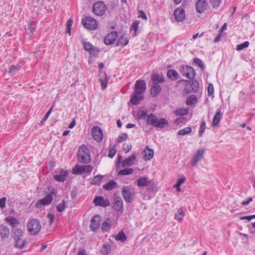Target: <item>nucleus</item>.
<instances>
[{
  "mask_svg": "<svg viewBox=\"0 0 255 255\" xmlns=\"http://www.w3.org/2000/svg\"><path fill=\"white\" fill-rule=\"evenodd\" d=\"M146 90V83L144 80H137L135 84L134 91L130 102L134 105H138L143 99L142 94Z\"/></svg>",
  "mask_w": 255,
  "mask_h": 255,
  "instance_id": "1",
  "label": "nucleus"
},
{
  "mask_svg": "<svg viewBox=\"0 0 255 255\" xmlns=\"http://www.w3.org/2000/svg\"><path fill=\"white\" fill-rule=\"evenodd\" d=\"M146 123L156 128H163L168 125V122L164 118L158 120L154 115L150 114L147 116Z\"/></svg>",
  "mask_w": 255,
  "mask_h": 255,
  "instance_id": "2",
  "label": "nucleus"
},
{
  "mask_svg": "<svg viewBox=\"0 0 255 255\" xmlns=\"http://www.w3.org/2000/svg\"><path fill=\"white\" fill-rule=\"evenodd\" d=\"M77 157L78 160L83 163H88L90 161V153L86 145H82L79 147L77 152Z\"/></svg>",
  "mask_w": 255,
  "mask_h": 255,
  "instance_id": "3",
  "label": "nucleus"
},
{
  "mask_svg": "<svg viewBox=\"0 0 255 255\" xmlns=\"http://www.w3.org/2000/svg\"><path fill=\"white\" fill-rule=\"evenodd\" d=\"M121 193L125 202L130 203L133 202L136 193L134 188L124 186L122 188Z\"/></svg>",
  "mask_w": 255,
  "mask_h": 255,
  "instance_id": "4",
  "label": "nucleus"
},
{
  "mask_svg": "<svg viewBox=\"0 0 255 255\" xmlns=\"http://www.w3.org/2000/svg\"><path fill=\"white\" fill-rule=\"evenodd\" d=\"M27 230L31 235H36L41 230V227L40 222L35 219L30 220L27 225Z\"/></svg>",
  "mask_w": 255,
  "mask_h": 255,
  "instance_id": "5",
  "label": "nucleus"
},
{
  "mask_svg": "<svg viewBox=\"0 0 255 255\" xmlns=\"http://www.w3.org/2000/svg\"><path fill=\"white\" fill-rule=\"evenodd\" d=\"M83 25L87 29L95 30L98 27L97 20L93 17H86L82 20Z\"/></svg>",
  "mask_w": 255,
  "mask_h": 255,
  "instance_id": "6",
  "label": "nucleus"
},
{
  "mask_svg": "<svg viewBox=\"0 0 255 255\" xmlns=\"http://www.w3.org/2000/svg\"><path fill=\"white\" fill-rule=\"evenodd\" d=\"M182 75L186 76L189 79H193L195 76L194 69L189 66L182 65L179 70Z\"/></svg>",
  "mask_w": 255,
  "mask_h": 255,
  "instance_id": "7",
  "label": "nucleus"
},
{
  "mask_svg": "<svg viewBox=\"0 0 255 255\" xmlns=\"http://www.w3.org/2000/svg\"><path fill=\"white\" fill-rule=\"evenodd\" d=\"M106 9V5L103 1H98L93 6V11L98 16L103 15L105 13Z\"/></svg>",
  "mask_w": 255,
  "mask_h": 255,
  "instance_id": "8",
  "label": "nucleus"
},
{
  "mask_svg": "<svg viewBox=\"0 0 255 255\" xmlns=\"http://www.w3.org/2000/svg\"><path fill=\"white\" fill-rule=\"evenodd\" d=\"M93 169V167L90 165H77L74 168L73 172L75 174H82L85 172L90 174L92 171Z\"/></svg>",
  "mask_w": 255,
  "mask_h": 255,
  "instance_id": "9",
  "label": "nucleus"
},
{
  "mask_svg": "<svg viewBox=\"0 0 255 255\" xmlns=\"http://www.w3.org/2000/svg\"><path fill=\"white\" fill-rule=\"evenodd\" d=\"M204 154V149L197 150L191 159V165L194 167L197 166L198 163L203 159Z\"/></svg>",
  "mask_w": 255,
  "mask_h": 255,
  "instance_id": "10",
  "label": "nucleus"
},
{
  "mask_svg": "<svg viewBox=\"0 0 255 255\" xmlns=\"http://www.w3.org/2000/svg\"><path fill=\"white\" fill-rule=\"evenodd\" d=\"M92 134L94 139L97 142H101L103 138V131L101 128L96 126L92 128Z\"/></svg>",
  "mask_w": 255,
  "mask_h": 255,
  "instance_id": "11",
  "label": "nucleus"
},
{
  "mask_svg": "<svg viewBox=\"0 0 255 255\" xmlns=\"http://www.w3.org/2000/svg\"><path fill=\"white\" fill-rule=\"evenodd\" d=\"M118 37V33L113 31L108 34L104 38V42L107 45L112 44L115 42Z\"/></svg>",
  "mask_w": 255,
  "mask_h": 255,
  "instance_id": "12",
  "label": "nucleus"
},
{
  "mask_svg": "<svg viewBox=\"0 0 255 255\" xmlns=\"http://www.w3.org/2000/svg\"><path fill=\"white\" fill-rule=\"evenodd\" d=\"M84 47L85 50L94 56L98 55L100 51L99 48L94 46L90 42H85Z\"/></svg>",
  "mask_w": 255,
  "mask_h": 255,
  "instance_id": "13",
  "label": "nucleus"
},
{
  "mask_svg": "<svg viewBox=\"0 0 255 255\" xmlns=\"http://www.w3.org/2000/svg\"><path fill=\"white\" fill-rule=\"evenodd\" d=\"M101 220V217L99 215H95L92 218L90 224L92 231H95L99 228Z\"/></svg>",
  "mask_w": 255,
  "mask_h": 255,
  "instance_id": "14",
  "label": "nucleus"
},
{
  "mask_svg": "<svg viewBox=\"0 0 255 255\" xmlns=\"http://www.w3.org/2000/svg\"><path fill=\"white\" fill-rule=\"evenodd\" d=\"M52 200V196L51 195L48 194L44 198L38 200V202L36 203L35 206L38 208H40L42 206L48 205L51 203Z\"/></svg>",
  "mask_w": 255,
  "mask_h": 255,
  "instance_id": "15",
  "label": "nucleus"
},
{
  "mask_svg": "<svg viewBox=\"0 0 255 255\" xmlns=\"http://www.w3.org/2000/svg\"><path fill=\"white\" fill-rule=\"evenodd\" d=\"M94 203L96 206L107 207L110 205V202L107 199H105L102 196H98L95 198Z\"/></svg>",
  "mask_w": 255,
  "mask_h": 255,
  "instance_id": "16",
  "label": "nucleus"
},
{
  "mask_svg": "<svg viewBox=\"0 0 255 255\" xmlns=\"http://www.w3.org/2000/svg\"><path fill=\"white\" fill-rule=\"evenodd\" d=\"M174 14L176 20L178 22L182 21L185 18V11L182 8H178L175 10Z\"/></svg>",
  "mask_w": 255,
  "mask_h": 255,
  "instance_id": "17",
  "label": "nucleus"
},
{
  "mask_svg": "<svg viewBox=\"0 0 255 255\" xmlns=\"http://www.w3.org/2000/svg\"><path fill=\"white\" fill-rule=\"evenodd\" d=\"M208 3L204 0H198L196 3V9L199 13L203 12L207 9Z\"/></svg>",
  "mask_w": 255,
  "mask_h": 255,
  "instance_id": "18",
  "label": "nucleus"
},
{
  "mask_svg": "<svg viewBox=\"0 0 255 255\" xmlns=\"http://www.w3.org/2000/svg\"><path fill=\"white\" fill-rule=\"evenodd\" d=\"M123 200L120 196H116L114 199V209L116 211H120L123 209Z\"/></svg>",
  "mask_w": 255,
  "mask_h": 255,
  "instance_id": "19",
  "label": "nucleus"
},
{
  "mask_svg": "<svg viewBox=\"0 0 255 255\" xmlns=\"http://www.w3.org/2000/svg\"><path fill=\"white\" fill-rule=\"evenodd\" d=\"M67 175L68 172L62 169L60 171L59 174L55 175L54 178L58 181L64 182L66 180Z\"/></svg>",
  "mask_w": 255,
  "mask_h": 255,
  "instance_id": "20",
  "label": "nucleus"
},
{
  "mask_svg": "<svg viewBox=\"0 0 255 255\" xmlns=\"http://www.w3.org/2000/svg\"><path fill=\"white\" fill-rule=\"evenodd\" d=\"M9 234V228L4 225L0 226V235L2 240L6 239Z\"/></svg>",
  "mask_w": 255,
  "mask_h": 255,
  "instance_id": "21",
  "label": "nucleus"
},
{
  "mask_svg": "<svg viewBox=\"0 0 255 255\" xmlns=\"http://www.w3.org/2000/svg\"><path fill=\"white\" fill-rule=\"evenodd\" d=\"M136 159V157L134 155H132L131 156L128 157L127 158H126L123 161L122 164L123 167L126 166H130L133 164Z\"/></svg>",
  "mask_w": 255,
  "mask_h": 255,
  "instance_id": "22",
  "label": "nucleus"
},
{
  "mask_svg": "<svg viewBox=\"0 0 255 255\" xmlns=\"http://www.w3.org/2000/svg\"><path fill=\"white\" fill-rule=\"evenodd\" d=\"M144 159L146 160L150 159L153 156L154 151L150 149L148 146H146L145 149L143 150Z\"/></svg>",
  "mask_w": 255,
  "mask_h": 255,
  "instance_id": "23",
  "label": "nucleus"
},
{
  "mask_svg": "<svg viewBox=\"0 0 255 255\" xmlns=\"http://www.w3.org/2000/svg\"><path fill=\"white\" fill-rule=\"evenodd\" d=\"M153 84H162L164 82V77L162 75L158 74H153L151 78Z\"/></svg>",
  "mask_w": 255,
  "mask_h": 255,
  "instance_id": "24",
  "label": "nucleus"
},
{
  "mask_svg": "<svg viewBox=\"0 0 255 255\" xmlns=\"http://www.w3.org/2000/svg\"><path fill=\"white\" fill-rule=\"evenodd\" d=\"M222 113H221L220 110L216 112V114L215 115L213 118L212 123L213 126H217L218 125V124L220 122V121L222 118Z\"/></svg>",
  "mask_w": 255,
  "mask_h": 255,
  "instance_id": "25",
  "label": "nucleus"
},
{
  "mask_svg": "<svg viewBox=\"0 0 255 255\" xmlns=\"http://www.w3.org/2000/svg\"><path fill=\"white\" fill-rule=\"evenodd\" d=\"M36 24L34 21H29L27 24V26L26 28L27 33L31 36L33 34L35 31Z\"/></svg>",
  "mask_w": 255,
  "mask_h": 255,
  "instance_id": "26",
  "label": "nucleus"
},
{
  "mask_svg": "<svg viewBox=\"0 0 255 255\" xmlns=\"http://www.w3.org/2000/svg\"><path fill=\"white\" fill-rule=\"evenodd\" d=\"M137 184L138 187H145L150 184V181L147 177H142L137 180Z\"/></svg>",
  "mask_w": 255,
  "mask_h": 255,
  "instance_id": "27",
  "label": "nucleus"
},
{
  "mask_svg": "<svg viewBox=\"0 0 255 255\" xmlns=\"http://www.w3.org/2000/svg\"><path fill=\"white\" fill-rule=\"evenodd\" d=\"M161 87L158 84H153L151 89V95L152 97L156 96L161 91Z\"/></svg>",
  "mask_w": 255,
  "mask_h": 255,
  "instance_id": "28",
  "label": "nucleus"
},
{
  "mask_svg": "<svg viewBox=\"0 0 255 255\" xmlns=\"http://www.w3.org/2000/svg\"><path fill=\"white\" fill-rule=\"evenodd\" d=\"M167 75L169 78L173 80H177L178 78V73L174 70H169L167 72Z\"/></svg>",
  "mask_w": 255,
  "mask_h": 255,
  "instance_id": "29",
  "label": "nucleus"
},
{
  "mask_svg": "<svg viewBox=\"0 0 255 255\" xmlns=\"http://www.w3.org/2000/svg\"><path fill=\"white\" fill-rule=\"evenodd\" d=\"M117 184L114 180L109 181L107 184L103 185V188L107 190H111L116 187Z\"/></svg>",
  "mask_w": 255,
  "mask_h": 255,
  "instance_id": "30",
  "label": "nucleus"
},
{
  "mask_svg": "<svg viewBox=\"0 0 255 255\" xmlns=\"http://www.w3.org/2000/svg\"><path fill=\"white\" fill-rule=\"evenodd\" d=\"M15 241V247L18 249H22L25 245V241L21 238L14 239Z\"/></svg>",
  "mask_w": 255,
  "mask_h": 255,
  "instance_id": "31",
  "label": "nucleus"
},
{
  "mask_svg": "<svg viewBox=\"0 0 255 255\" xmlns=\"http://www.w3.org/2000/svg\"><path fill=\"white\" fill-rule=\"evenodd\" d=\"M184 216V213L183 209L180 208L178 209L177 212L175 214V219L181 222L183 220V218Z\"/></svg>",
  "mask_w": 255,
  "mask_h": 255,
  "instance_id": "32",
  "label": "nucleus"
},
{
  "mask_svg": "<svg viewBox=\"0 0 255 255\" xmlns=\"http://www.w3.org/2000/svg\"><path fill=\"white\" fill-rule=\"evenodd\" d=\"M100 81L101 82L102 89H105L107 87L108 82V79L106 75L104 74L103 75H102V76H101L100 79Z\"/></svg>",
  "mask_w": 255,
  "mask_h": 255,
  "instance_id": "33",
  "label": "nucleus"
},
{
  "mask_svg": "<svg viewBox=\"0 0 255 255\" xmlns=\"http://www.w3.org/2000/svg\"><path fill=\"white\" fill-rule=\"evenodd\" d=\"M14 239L21 238L23 237V230L21 228H17L13 230Z\"/></svg>",
  "mask_w": 255,
  "mask_h": 255,
  "instance_id": "34",
  "label": "nucleus"
},
{
  "mask_svg": "<svg viewBox=\"0 0 255 255\" xmlns=\"http://www.w3.org/2000/svg\"><path fill=\"white\" fill-rule=\"evenodd\" d=\"M128 41L124 35H122L117 43V46H125L128 43Z\"/></svg>",
  "mask_w": 255,
  "mask_h": 255,
  "instance_id": "35",
  "label": "nucleus"
},
{
  "mask_svg": "<svg viewBox=\"0 0 255 255\" xmlns=\"http://www.w3.org/2000/svg\"><path fill=\"white\" fill-rule=\"evenodd\" d=\"M6 220L13 228H15L16 225L18 224V220L14 217H7Z\"/></svg>",
  "mask_w": 255,
  "mask_h": 255,
  "instance_id": "36",
  "label": "nucleus"
},
{
  "mask_svg": "<svg viewBox=\"0 0 255 255\" xmlns=\"http://www.w3.org/2000/svg\"><path fill=\"white\" fill-rule=\"evenodd\" d=\"M111 228V220L107 219L102 225V229L103 231H108Z\"/></svg>",
  "mask_w": 255,
  "mask_h": 255,
  "instance_id": "37",
  "label": "nucleus"
},
{
  "mask_svg": "<svg viewBox=\"0 0 255 255\" xmlns=\"http://www.w3.org/2000/svg\"><path fill=\"white\" fill-rule=\"evenodd\" d=\"M133 172V169L132 168H125L120 170L118 175H128L132 174Z\"/></svg>",
  "mask_w": 255,
  "mask_h": 255,
  "instance_id": "38",
  "label": "nucleus"
},
{
  "mask_svg": "<svg viewBox=\"0 0 255 255\" xmlns=\"http://www.w3.org/2000/svg\"><path fill=\"white\" fill-rule=\"evenodd\" d=\"M127 239V237L123 231L119 233L116 237V240L124 242Z\"/></svg>",
  "mask_w": 255,
  "mask_h": 255,
  "instance_id": "39",
  "label": "nucleus"
},
{
  "mask_svg": "<svg viewBox=\"0 0 255 255\" xmlns=\"http://www.w3.org/2000/svg\"><path fill=\"white\" fill-rule=\"evenodd\" d=\"M147 113L146 109L145 108H142L138 111L137 118L139 119H143L145 118Z\"/></svg>",
  "mask_w": 255,
  "mask_h": 255,
  "instance_id": "40",
  "label": "nucleus"
},
{
  "mask_svg": "<svg viewBox=\"0 0 255 255\" xmlns=\"http://www.w3.org/2000/svg\"><path fill=\"white\" fill-rule=\"evenodd\" d=\"M191 128L190 127H186L183 129H180L178 131V134L179 135H184L190 133L191 132Z\"/></svg>",
  "mask_w": 255,
  "mask_h": 255,
  "instance_id": "41",
  "label": "nucleus"
},
{
  "mask_svg": "<svg viewBox=\"0 0 255 255\" xmlns=\"http://www.w3.org/2000/svg\"><path fill=\"white\" fill-rule=\"evenodd\" d=\"M190 83L192 92H196L199 87L198 82L196 80H192Z\"/></svg>",
  "mask_w": 255,
  "mask_h": 255,
  "instance_id": "42",
  "label": "nucleus"
},
{
  "mask_svg": "<svg viewBox=\"0 0 255 255\" xmlns=\"http://www.w3.org/2000/svg\"><path fill=\"white\" fill-rule=\"evenodd\" d=\"M197 102V98L194 96H190L188 97L186 100V104L188 105L195 104Z\"/></svg>",
  "mask_w": 255,
  "mask_h": 255,
  "instance_id": "43",
  "label": "nucleus"
},
{
  "mask_svg": "<svg viewBox=\"0 0 255 255\" xmlns=\"http://www.w3.org/2000/svg\"><path fill=\"white\" fill-rule=\"evenodd\" d=\"M66 207V202L65 200H62L61 203H59L57 206V211L59 212H62L64 211Z\"/></svg>",
  "mask_w": 255,
  "mask_h": 255,
  "instance_id": "44",
  "label": "nucleus"
},
{
  "mask_svg": "<svg viewBox=\"0 0 255 255\" xmlns=\"http://www.w3.org/2000/svg\"><path fill=\"white\" fill-rule=\"evenodd\" d=\"M102 178V176L97 175L92 179L91 181V183L92 184H99L101 183V181Z\"/></svg>",
  "mask_w": 255,
  "mask_h": 255,
  "instance_id": "45",
  "label": "nucleus"
},
{
  "mask_svg": "<svg viewBox=\"0 0 255 255\" xmlns=\"http://www.w3.org/2000/svg\"><path fill=\"white\" fill-rule=\"evenodd\" d=\"M249 45V42L248 41H245L243 42V43L238 44L236 46V50H241L245 48H247Z\"/></svg>",
  "mask_w": 255,
  "mask_h": 255,
  "instance_id": "46",
  "label": "nucleus"
},
{
  "mask_svg": "<svg viewBox=\"0 0 255 255\" xmlns=\"http://www.w3.org/2000/svg\"><path fill=\"white\" fill-rule=\"evenodd\" d=\"M111 251V246L109 245H103L101 252L104 255L108 254Z\"/></svg>",
  "mask_w": 255,
  "mask_h": 255,
  "instance_id": "47",
  "label": "nucleus"
},
{
  "mask_svg": "<svg viewBox=\"0 0 255 255\" xmlns=\"http://www.w3.org/2000/svg\"><path fill=\"white\" fill-rule=\"evenodd\" d=\"M20 66L19 65H11L9 69L8 72L11 73H14L16 71L19 70Z\"/></svg>",
  "mask_w": 255,
  "mask_h": 255,
  "instance_id": "48",
  "label": "nucleus"
},
{
  "mask_svg": "<svg viewBox=\"0 0 255 255\" xmlns=\"http://www.w3.org/2000/svg\"><path fill=\"white\" fill-rule=\"evenodd\" d=\"M128 136L127 133H122L120 136H118L117 141L118 142H122L125 141L127 139Z\"/></svg>",
  "mask_w": 255,
  "mask_h": 255,
  "instance_id": "49",
  "label": "nucleus"
},
{
  "mask_svg": "<svg viewBox=\"0 0 255 255\" xmlns=\"http://www.w3.org/2000/svg\"><path fill=\"white\" fill-rule=\"evenodd\" d=\"M221 2V0H210L211 4L213 8H217L219 6Z\"/></svg>",
  "mask_w": 255,
  "mask_h": 255,
  "instance_id": "50",
  "label": "nucleus"
},
{
  "mask_svg": "<svg viewBox=\"0 0 255 255\" xmlns=\"http://www.w3.org/2000/svg\"><path fill=\"white\" fill-rule=\"evenodd\" d=\"M206 128V123L205 122H203L200 126L199 135L201 137L203 133L204 132Z\"/></svg>",
  "mask_w": 255,
  "mask_h": 255,
  "instance_id": "51",
  "label": "nucleus"
},
{
  "mask_svg": "<svg viewBox=\"0 0 255 255\" xmlns=\"http://www.w3.org/2000/svg\"><path fill=\"white\" fill-rule=\"evenodd\" d=\"M186 180V178L185 176H183L181 178H178L177 179V183L178 186H181L182 184H183Z\"/></svg>",
  "mask_w": 255,
  "mask_h": 255,
  "instance_id": "52",
  "label": "nucleus"
},
{
  "mask_svg": "<svg viewBox=\"0 0 255 255\" xmlns=\"http://www.w3.org/2000/svg\"><path fill=\"white\" fill-rule=\"evenodd\" d=\"M194 62L198 65L202 69L204 68V65L200 59L196 58L194 59Z\"/></svg>",
  "mask_w": 255,
  "mask_h": 255,
  "instance_id": "53",
  "label": "nucleus"
},
{
  "mask_svg": "<svg viewBox=\"0 0 255 255\" xmlns=\"http://www.w3.org/2000/svg\"><path fill=\"white\" fill-rule=\"evenodd\" d=\"M214 92V87L213 84H209L208 87V94L209 96H211Z\"/></svg>",
  "mask_w": 255,
  "mask_h": 255,
  "instance_id": "54",
  "label": "nucleus"
},
{
  "mask_svg": "<svg viewBox=\"0 0 255 255\" xmlns=\"http://www.w3.org/2000/svg\"><path fill=\"white\" fill-rule=\"evenodd\" d=\"M116 153V150L114 148H111L108 153V156L110 158L113 157Z\"/></svg>",
  "mask_w": 255,
  "mask_h": 255,
  "instance_id": "55",
  "label": "nucleus"
},
{
  "mask_svg": "<svg viewBox=\"0 0 255 255\" xmlns=\"http://www.w3.org/2000/svg\"><path fill=\"white\" fill-rule=\"evenodd\" d=\"M47 218L49 219V223L50 224H52V223L53 222V221H54V215L51 214V213H49L48 215H47Z\"/></svg>",
  "mask_w": 255,
  "mask_h": 255,
  "instance_id": "56",
  "label": "nucleus"
},
{
  "mask_svg": "<svg viewBox=\"0 0 255 255\" xmlns=\"http://www.w3.org/2000/svg\"><path fill=\"white\" fill-rule=\"evenodd\" d=\"M6 202V198L0 199V207L3 208L5 207Z\"/></svg>",
  "mask_w": 255,
  "mask_h": 255,
  "instance_id": "57",
  "label": "nucleus"
},
{
  "mask_svg": "<svg viewBox=\"0 0 255 255\" xmlns=\"http://www.w3.org/2000/svg\"><path fill=\"white\" fill-rule=\"evenodd\" d=\"M52 111V107H51L50 109L48 110V111L46 114L44 118H43V120L44 121H45L49 116L50 114H51V112Z\"/></svg>",
  "mask_w": 255,
  "mask_h": 255,
  "instance_id": "58",
  "label": "nucleus"
},
{
  "mask_svg": "<svg viewBox=\"0 0 255 255\" xmlns=\"http://www.w3.org/2000/svg\"><path fill=\"white\" fill-rule=\"evenodd\" d=\"M187 113V111L185 109H181L177 111V114L179 115H184Z\"/></svg>",
  "mask_w": 255,
  "mask_h": 255,
  "instance_id": "59",
  "label": "nucleus"
},
{
  "mask_svg": "<svg viewBox=\"0 0 255 255\" xmlns=\"http://www.w3.org/2000/svg\"><path fill=\"white\" fill-rule=\"evenodd\" d=\"M72 23H73V20L71 18L69 19L66 23V27L71 28Z\"/></svg>",
  "mask_w": 255,
  "mask_h": 255,
  "instance_id": "60",
  "label": "nucleus"
},
{
  "mask_svg": "<svg viewBox=\"0 0 255 255\" xmlns=\"http://www.w3.org/2000/svg\"><path fill=\"white\" fill-rule=\"evenodd\" d=\"M183 121V118H181V117H179L175 120V123L177 125H179V124L182 123Z\"/></svg>",
  "mask_w": 255,
  "mask_h": 255,
  "instance_id": "61",
  "label": "nucleus"
},
{
  "mask_svg": "<svg viewBox=\"0 0 255 255\" xmlns=\"http://www.w3.org/2000/svg\"><path fill=\"white\" fill-rule=\"evenodd\" d=\"M138 27V23L133 22L131 26V28L135 32Z\"/></svg>",
  "mask_w": 255,
  "mask_h": 255,
  "instance_id": "62",
  "label": "nucleus"
},
{
  "mask_svg": "<svg viewBox=\"0 0 255 255\" xmlns=\"http://www.w3.org/2000/svg\"><path fill=\"white\" fill-rule=\"evenodd\" d=\"M139 16L142 17V18H143L144 19H147V17H146L145 13L143 11H140V14H139Z\"/></svg>",
  "mask_w": 255,
  "mask_h": 255,
  "instance_id": "63",
  "label": "nucleus"
},
{
  "mask_svg": "<svg viewBox=\"0 0 255 255\" xmlns=\"http://www.w3.org/2000/svg\"><path fill=\"white\" fill-rule=\"evenodd\" d=\"M78 255H87L85 250H80L78 253Z\"/></svg>",
  "mask_w": 255,
  "mask_h": 255,
  "instance_id": "64",
  "label": "nucleus"
}]
</instances>
